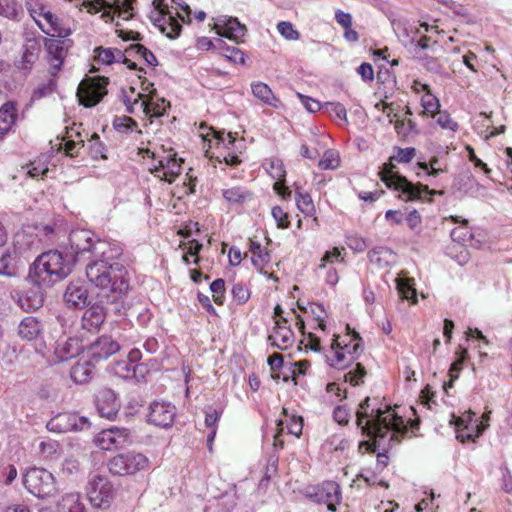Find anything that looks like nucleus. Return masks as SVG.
<instances>
[{
  "label": "nucleus",
  "instance_id": "1",
  "mask_svg": "<svg viewBox=\"0 0 512 512\" xmlns=\"http://www.w3.org/2000/svg\"><path fill=\"white\" fill-rule=\"evenodd\" d=\"M69 245L76 258L90 255L86 276L92 285L119 294L128 290L127 271L117 261L122 255L118 244L98 239L89 230L75 229L69 234Z\"/></svg>",
  "mask_w": 512,
  "mask_h": 512
},
{
  "label": "nucleus",
  "instance_id": "2",
  "mask_svg": "<svg viewBox=\"0 0 512 512\" xmlns=\"http://www.w3.org/2000/svg\"><path fill=\"white\" fill-rule=\"evenodd\" d=\"M370 398L366 397L359 405L356 412V424L362 434L373 439L370 445L372 452L385 450L384 440L389 436L387 447L398 445L403 436L408 432L402 417L397 416L390 409L372 408L369 411Z\"/></svg>",
  "mask_w": 512,
  "mask_h": 512
},
{
  "label": "nucleus",
  "instance_id": "3",
  "mask_svg": "<svg viewBox=\"0 0 512 512\" xmlns=\"http://www.w3.org/2000/svg\"><path fill=\"white\" fill-rule=\"evenodd\" d=\"M71 273V266L58 251L39 255L29 270V279L40 288L50 287Z\"/></svg>",
  "mask_w": 512,
  "mask_h": 512
},
{
  "label": "nucleus",
  "instance_id": "4",
  "mask_svg": "<svg viewBox=\"0 0 512 512\" xmlns=\"http://www.w3.org/2000/svg\"><path fill=\"white\" fill-rule=\"evenodd\" d=\"M394 164L390 161L383 165V169L380 172L381 180L389 188H394L401 191L405 196L406 200H424L428 198L431 200V196L436 194H443L442 191L430 190L427 185L413 184L408 181L405 177L394 172Z\"/></svg>",
  "mask_w": 512,
  "mask_h": 512
},
{
  "label": "nucleus",
  "instance_id": "5",
  "mask_svg": "<svg viewBox=\"0 0 512 512\" xmlns=\"http://www.w3.org/2000/svg\"><path fill=\"white\" fill-rule=\"evenodd\" d=\"M23 483L38 498L53 496L57 491L53 474L44 468L29 469L23 477Z\"/></svg>",
  "mask_w": 512,
  "mask_h": 512
},
{
  "label": "nucleus",
  "instance_id": "6",
  "mask_svg": "<svg viewBox=\"0 0 512 512\" xmlns=\"http://www.w3.org/2000/svg\"><path fill=\"white\" fill-rule=\"evenodd\" d=\"M149 459L136 452L126 454H117L108 461L109 472L117 476H126L135 474L138 471L149 467Z\"/></svg>",
  "mask_w": 512,
  "mask_h": 512
},
{
  "label": "nucleus",
  "instance_id": "7",
  "mask_svg": "<svg viewBox=\"0 0 512 512\" xmlns=\"http://www.w3.org/2000/svg\"><path fill=\"white\" fill-rule=\"evenodd\" d=\"M108 78L94 77L83 80L77 89L79 101L85 107L98 104L107 93Z\"/></svg>",
  "mask_w": 512,
  "mask_h": 512
},
{
  "label": "nucleus",
  "instance_id": "8",
  "mask_svg": "<svg viewBox=\"0 0 512 512\" xmlns=\"http://www.w3.org/2000/svg\"><path fill=\"white\" fill-rule=\"evenodd\" d=\"M87 496L94 507L105 508L110 505L114 497V489L107 478L93 475L88 482Z\"/></svg>",
  "mask_w": 512,
  "mask_h": 512
},
{
  "label": "nucleus",
  "instance_id": "9",
  "mask_svg": "<svg viewBox=\"0 0 512 512\" xmlns=\"http://www.w3.org/2000/svg\"><path fill=\"white\" fill-rule=\"evenodd\" d=\"M131 442L130 430L116 426L102 430L95 438V444L102 450L123 448Z\"/></svg>",
  "mask_w": 512,
  "mask_h": 512
},
{
  "label": "nucleus",
  "instance_id": "10",
  "mask_svg": "<svg viewBox=\"0 0 512 512\" xmlns=\"http://www.w3.org/2000/svg\"><path fill=\"white\" fill-rule=\"evenodd\" d=\"M71 45L70 40L65 38L50 37L44 41V47L47 52V59L51 67V75L55 76L61 69L64 59L67 56Z\"/></svg>",
  "mask_w": 512,
  "mask_h": 512
},
{
  "label": "nucleus",
  "instance_id": "11",
  "mask_svg": "<svg viewBox=\"0 0 512 512\" xmlns=\"http://www.w3.org/2000/svg\"><path fill=\"white\" fill-rule=\"evenodd\" d=\"M153 6L158 11L159 15L154 20V24L164 33L168 38L175 39L180 35L182 30L181 24L172 15L169 6L164 0H154Z\"/></svg>",
  "mask_w": 512,
  "mask_h": 512
},
{
  "label": "nucleus",
  "instance_id": "12",
  "mask_svg": "<svg viewBox=\"0 0 512 512\" xmlns=\"http://www.w3.org/2000/svg\"><path fill=\"white\" fill-rule=\"evenodd\" d=\"M351 340L349 343H345L344 346H341V343L338 341V337H336L332 343V349L335 350L334 359L330 360V365L338 368L344 369L348 366L345 360V353L347 352L351 359L357 358L359 353L362 351L361 347V337L356 331L351 332Z\"/></svg>",
  "mask_w": 512,
  "mask_h": 512
},
{
  "label": "nucleus",
  "instance_id": "13",
  "mask_svg": "<svg viewBox=\"0 0 512 512\" xmlns=\"http://www.w3.org/2000/svg\"><path fill=\"white\" fill-rule=\"evenodd\" d=\"M182 162L181 158L176 157L175 152H169L158 160V165L152 171L161 180L171 183L180 174Z\"/></svg>",
  "mask_w": 512,
  "mask_h": 512
},
{
  "label": "nucleus",
  "instance_id": "14",
  "mask_svg": "<svg viewBox=\"0 0 512 512\" xmlns=\"http://www.w3.org/2000/svg\"><path fill=\"white\" fill-rule=\"evenodd\" d=\"M176 415L175 406L169 402L155 401L150 405L148 420L155 426L168 428Z\"/></svg>",
  "mask_w": 512,
  "mask_h": 512
},
{
  "label": "nucleus",
  "instance_id": "15",
  "mask_svg": "<svg viewBox=\"0 0 512 512\" xmlns=\"http://www.w3.org/2000/svg\"><path fill=\"white\" fill-rule=\"evenodd\" d=\"M38 27L43 33L52 37L67 38L72 33L71 28L54 14L50 8L45 13L44 18H42V22L38 23Z\"/></svg>",
  "mask_w": 512,
  "mask_h": 512
},
{
  "label": "nucleus",
  "instance_id": "16",
  "mask_svg": "<svg viewBox=\"0 0 512 512\" xmlns=\"http://www.w3.org/2000/svg\"><path fill=\"white\" fill-rule=\"evenodd\" d=\"M96 406L101 417L113 419L120 408L116 394L109 388H102L96 395Z\"/></svg>",
  "mask_w": 512,
  "mask_h": 512
},
{
  "label": "nucleus",
  "instance_id": "17",
  "mask_svg": "<svg viewBox=\"0 0 512 512\" xmlns=\"http://www.w3.org/2000/svg\"><path fill=\"white\" fill-rule=\"evenodd\" d=\"M135 0H95L89 3L90 12H100L103 9H110L117 12L119 17L124 20L130 19L132 14V4Z\"/></svg>",
  "mask_w": 512,
  "mask_h": 512
},
{
  "label": "nucleus",
  "instance_id": "18",
  "mask_svg": "<svg viewBox=\"0 0 512 512\" xmlns=\"http://www.w3.org/2000/svg\"><path fill=\"white\" fill-rule=\"evenodd\" d=\"M120 350V345L110 336H101L89 347L90 358L96 362L105 360Z\"/></svg>",
  "mask_w": 512,
  "mask_h": 512
},
{
  "label": "nucleus",
  "instance_id": "19",
  "mask_svg": "<svg viewBox=\"0 0 512 512\" xmlns=\"http://www.w3.org/2000/svg\"><path fill=\"white\" fill-rule=\"evenodd\" d=\"M63 298L69 307L82 309L88 305V291L80 282H71Z\"/></svg>",
  "mask_w": 512,
  "mask_h": 512
},
{
  "label": "nucleus",
  "instance_id": "20",
  "mask_svg": "<svg viewBox=\"0 0 512 512\" xmlns=\"http://www.w3.org/2000/svg\"><path fill=\"white\" fill-rule=\"evenodd\" d=\"M270 344L278 349L285 350L293 344L294 333L289 326L282 325L280 320H275L272 334L268 336Z\"/></svg>",
  "mask_w": 512,
  "mask_h": 512
},
{
  "label": "nucleus",
  "instance_id": "21",
  "mask_svg": "<svg viewBox=\"0 0 512 512\" xmlns=\"http://www.w3.org/2000/svg\"><path fill=\"white\" fill-rule=\"evenodd\" d=\"M106 311L99 304L88 306L81 319L82 328L88 331L98 330L104 323Z\"/></svg>",
  "mask_w": 512,
  "mask_h": 512
},
{
  "label": "nucleus",
  "instance_id": "22",
  "mask_svg": "<svg viewBox=\"0 0 512 512\" xmlns=\"http://www.w3.org/2000/svg\"><path fill=\"white\" fill-rule=\"evenodd\" d=\"M216 33L222 37L238 42L246 33L245 25L241 24L237 18L230 17L223 24L214 25Z\"/></svg>",
  "mask_w": 512,
  "mask_h": 512
},
{
  "label": "nucleus",
  "instance_id": "23",
  "mask_svg": "<svg viewBox=\"0 0 512 512\" xmlns=\"http://www.w3.org/2000/svg\"><path fill=\"white\" fill-rule=\"evenodd\" d=\"M319 501L327 504L330 511H336V506L341 500V491L339 485L334 481H328L322 484L316 493Z\"/></svg>",
  "mask_w": 512,
  "mask_h": 512
},
{
  "label": "nucleus",
  "instance_id": "24",
  "mask_svg": "<svg viewBox=\"0 0 512 512\" xmlns=\"http://www.w3.org/2000/svg\"><path fill=\"white\" fill-rule=\"evenodd\" d=\"M81 344L76 338H67L65 340H58L54 354L59 362H64L76 357L80 350Z\"/></svg>",
  "mask_w": 512,
  "mask_h": 512
},
{
  "label": "nucleus",
  "instance_id": "25",
  "mask_svg": "<svg viewBox=\"0 0 512 512\" xmlns=\"http://www.w3.org/2000/svg\"><path fill=\"white\" fill-rule=\"evenodd\" d=\"M251 91L253 96L265 105L277 108L280 104L279 99L274 95L271 88L264 82H253L251 84Z\"/></svg>",
  "mask_w": 512,
  "mask_h": 512
},
{
  "label": "nucleus",
  "instance_id": "26",
  "mask_svg": "<svg viewBox=\"0 0 512 512\" xmlns=\"http://www.w3.org/2000/svg\"><path fill=\"white\" fill-rule=\"evenodd\" d=\"M16 111V104L12 101H8L0 107V138L7 134L15 124Z\"/></svg>",
  "mask_w": 512,
  "mask_h": 512
},
{
  "label": "nucleus",
  "instance_id": "27",
  "mask_svg": "<svg viewBox=\"0 0 512 512\" xmlns=\"http://www.w3.org/2000/svg\"><path fill=\"white\" fill-rule=\"evenodd\" d=\"M268 171L274 179L278 180L274 183V190L276 191V193L279 194L280 196H282L283 198H289L291 196V191L289 190L288 187L284 186L280 182L286 175V171L284 169V165H283L282 161H280V160L271 161L270 168Z\"/></svg>",
  "mask_w": 512,
  "mask_h": 512
},
{
  "label": "nucleus",
  "instance_id": "28",
  "mask_svg": "<svg viewBox=\"0 0 512 512\" xmlns=\"http://www.w3.org/2000/svg\"><path fill=\"white\" fill-rule=\"evenodd\" d=\"M134 104H139V109L150 118L161 117L165 112V100H161V104L158 102H150L144 99V95L141 93L137 94V99Z\"/></svg>",
  "mask_w": 512,
  "mask_h": 512
},
{
  "label": "nucleus",
  "instance_id": "29",
  "mask_svg": "<svg viewBox=\"0 0 512 512\" xmlns=\"http://www.w3.org/2000/svg\"><path fill=\"white\" fill-rule=\"evenodd\" d=\"M414 285L415 282L413 278H408L406 276H399L396 278V286L400 297L410 301L411 304L417 303V291Z\"/></svg>",
  "mask_w": 512,
  "mask_h": 512
},
{
  "label": "nucleus",
  "instance_id": "30",
  "mask_svg": "<svg viewBox=\"0 0 512 512\" xmlns=\"http://www.w3.org/2000/svg\"><path fill=\"white\" fill-rule=\"evenodd\" d=\"M75 413H60L47 423V429L52 432L65 433L72 431V418Z\"/></svg>",
  "mask_w": 512,
  "mask_h": 512
},
{
  "label": "nucleus",
  "instance_id": "31",
  "mask_svg": "<svg viewBox=\"0 0 512 512\" xmlns=\"http://www.w3.org/2000/svg\"><path fill=\"white\" fill-rule=\"evenodd\" d=\"M369 261L378 267H386L394 262L395 255L387 247H376L368 252Z\"/></svg>",
  "mask_w": 512,
  "mask_h": 512
},
{
  "label": "nucleus",
  "instance_id": "32",
  "mask_svg": "<svg viewBox=\"0 0 512 512\" xmlns=\"http://www.w3.org/2000/svg\"><path fill=\"white\" fill-rule=\"evenodd\" d=\"M18 331L21 338L31 341L39 335L41 325L36 318L26 317L19 324Z\"/></svg>",
  "mask_w": 512,
  "mask_h": 512
},
{
  "label": "nucleus",
  "instance_id": "33",
  "mask_svg": "<svg viewBox=\"0 0 512 512\" xmlns=\"http://www.w3.org/2000/svg\"><path fill=\"white\" fill-rule=\"evenodd\" d=\"M93 373L89 362H77L71 369V379L77 384H84L91 380Z\"/></svg>",
  "mask_w": 512,
  "mask_h": 512
},
{
  "label": "nucleus",
  "instance_id": "34",
  "mask_svg": "<svg viewBox=\"0 0 512 512\" xmlns=\"http://www.w3.org/2000/svg\"><path fill=\"white\" fill-rule=\"evenodd\" d=\"M60 512H84V505L78 493H68L58 503Z\"/></svg>",
  "mask_w": 512,
  "mask_h": 512
},
{
  "label": "nucleus",
  "instance_id": "35",
  "mask_svg": "<svg viewBox=\"0 0 512 512\" xmlns=\"http://www.w3.org/2000/svg\"><path fill=\"white\" fill-rule=\"evenodd\" d=\"M142 365H132L127 359L117 361L111 367V371L118 377L128 379L136 377L137 370H142Z\"/></svg>",
  "mask_w": 512,
  "mask_h": 512
},
{
  "label": "nucleus",
  "instance_id": "36",
  "mask_svg": "<svg viewBox=\"0 0 512 512\" xmlns=\"http://www.w3.org/2000/svg\"><path fill=\"white\" fill-rule=\"evenodd\" d=\"M223 197L232 205L243 204L251 199V193L242 187H231L223 190Z\"/></svg>",
  "mask_w": 512,
  "mask_h": 512
},
{
  "label": "nucleus",
  "instance_id": "37",
  "mask_svg": "<svg viewBox=\"0 0 512 512\" xmlns=\"http://www.w3.org/2000/svg\"><path fill=\"white\" fill-rule=\"evenodd\" d=\"M249 251L251 253L252 264L259 271H262L269 261V254L262 249L259 243L252 240L250 241Z\"/></svg>",
  "mask_w": 512,
  "mask_h": 512
},
{
  "label": "nucleus",
  "instance_id": "38",
  "mask_svg": "<svg viewBox=\"0 0 512 512\" xmlns=\"http://www.w3.org/2000/svg\"><path fill=\"white\" fill-rule=\"evenodd\" d=\"M340 162L339 153L336 150L328 149L319 160L318 166L321 170H335L340 166Z\"/></svg>",
  "mask_w": 512,
  "mask_h": 512
},
{
  "label": "nucleus",
  "instance_id": "39",
  "mask_svg": "<svg viewBox=\"0 0 512 512\" xmlns=\"http://www.w3.org/2000/svg\"><path fill=\"white\" fill-rule=\"evenodd\" d=\"M25 5L37 25L42 22V18H44L45 13L49 9V7L40 0H26Z\"/></svg>",
  "mask_w": 512,
  "mask_h": 512
},
{
  "label": "nucleus",
  "instance_id": "40",
  "mask_svg": "<svg viewBox=\"0 0 512 512\" xmlns=\"http://www.w3.org/2000/svg\"><path fill=\"white\" fill-rule=\"evenodd\" d=\"M295 201L298 209L303 214L311 215L315 211L311 196L308 193H304L300 187L296 188Z\"/></svg>",
  "mask_w": 512,
  "mask_h": 512
},
{
  "label": "nucleus",
  "instance_id": "41",
  "mask_svg": "<svg viewBox=\"0 0 512 512\" xmlns=\"http://www.w3.org/2000/svg\"><path fill=\"white\" fill-rule=\"evenodd\" d=\"M451 219L455 223H461L464 227L455 228L451 231V237L454 241L464 243L467 239L471 238L472 234L467 229L468 220L460 216H451Z\"/></svg>",
  "mask_w": 512,
  "mask_h": 512
},
{
  "label": "nucleus",
  "instance_id": "42",
  "mask_svg": "<svg viewBox=\"0 0 512 512\" xmlns=\"http://www.w3.org/2000/svg\"><path fill=\"white\" fill-rule=\"evenodd\" d=\"M366 369L361 363H356L347 373L344 374V381L349 382L353 386L364 383Z\"/></svg>",
  "mask_w": 512,
  "mask_h": 512
},
{
  "label": "nucleus",
  "instance_id": "43",
  "mask_svg": "<svg viewBox=\"0 0 512 512\" xmlns=\"http://www.w3.org/2000/svg\"><path fill=\"white\" fill-rule=\"evenodd\" d=\"M39 453L46 459H51L58 454L59 443L52 439L43 440L38 446Z\"/></svg>",
  "mask_w": 512,
  "mask_h": 512
},
{
  "label": "nucleus",
  "instance_id": "44",
  "mask_svg": "<svg viewBox=\"0 0 512 512\" xmlns=\"http://www.w3.org/2000/svg\"><path fill=\"white\" fill-rule=\"evenodd\" d=\"M277 30L285 39L293 41L298 40L300 33L294 28L293 24L288 21H281L277 24Z\"/></svg>",
  "mask_w": 512,
  "mask_h": 512
},
{
  "label": "nucleus",
  "instance_id": "45",
  "mask_svg": "<svg viewBox=\"0 0 512 512\" xmlns=\"http://www.w3.org/2000/svg\"><path fill=\"white\" fill-rule=\"evenodd\" d=\"M464 422H465L464 418H458L457 421H456V426L458 428V430H457V438L461 442H466V441H469V440H474L480 434V430L478 429V425H476L477 431L475 433H472L469 430L468 425H465L462 429H460V426H462L464 424Z\"/></svg>",
  "mask_w": 512,
  "mask_h": 512
},
{
  "label": "nucleus",
  "instance_id": "46",
  "mask_svg": "<svg viewBox=\"0 0 512 512\" xmlns=\"http://www.w3.org/2000/svg\"><path fill=\"white\" fill-rule=\"evenodd\" d=\"M220 49L223 50V56L226 59H228L230 62H233L236 64H244V62H245L244 53L240 49H238L236 47H228V46H226L225 43L222 46V48H220Z\"/></svg>",
  "mask_w": 512,
  "mask_h": 512
},
{
  "label": "nucleus",
  "instance_id": "47",
  "mask_svg": "<svg viewBox=\"0 0 512 512\" xmlns=\"http://www.w3.org/2000/svg\"><path fill=\"white\" fill-rule=\"evenodd\" d=\"M53 81L50 80L47 83L40 84L32 93L30 98V103L28 106H31L35 101H38L44 97H47L53 92Z\"/></svg>",
  "mask_w": 512,
  "mask_h": 512
},
{
  "label": "nucleus",
  "instance_id": "48",
  "mask_svg": "<svg viewBox=\"0 0 512 512\" xmlns=\"http://www.w3.org/2000/svg\"><path fill=\"white\" fill-rule=\"evenodd\" d=\"M422 106L424 108L425 113L434 116L436 112H438L440 103L439 100L432 94L427 93L422 98Z\"/></svg>",
  "mask_w": 512,
  "mask_h": 512
},
{
  "label": "nucleus",
  "instance_id": "49",
  "mask_svg": "<svg viewBox=\"0 0 512 512\" xmlns=\"http://www.w3.org/2000/svg\"><path fill=\"white\" fill-rule=\"evenodd\" d=\"M210 290L213 293V299L218 304L221 305L223 303L224 292H225V282L223 279H216L210 285Z\"/></svg>",
  "mask_w": 512,
  "mask_h": 512
},
{
  "label": "nucleus",
  "instance_id": "50",
  "mask_svg": "<svg viewBox=\"0 0 512 512\" xmlns=\"http://www.w3.org/2000/svg\"><path fill=\"white\" fill-rule=\"evenodd\" d=\"M323 108L329 112L334 113L339 119L347 122V110L340 102H326Z\"/></svg>",
  "mask_w": 512,
  "mask_h": 512
},
{
  "label": "nucleus",
  "instance_id": "51",
  "mask_svg": "<svg viewBox=\"0 0 512 512\" xmlns=\"http://www.w3.org/2000/svg\"><path fill=\"white\" fill-rule=\"evenodd\" d=\"M137 126L135 120L128 116L116 117L113 121V127L118 131H130Z\"/></svg>",
  "mask_w": 512,
  "mask_h": 512
},
{
  "label": "nucleus",
  "instance_id": "52",
  "mask_svg": "<svg viewBox=\"0 0 512 512\" xmlns=\"http://www.w3.org/2000/svg\"><path fill=\"white\" fill-rule=\"evenodd\" d=\"M438 163H439L438 158L433 157L430 160L429 164L420 162V163H418V165L422 170L426 171L428 173V175L437 177L440 173H443L446 171V168L438 167Z\"/></svg>",
  "mask_w": 512,
  "mask_h": 512
},
{
  "label": "nucleus",
  "instance_id": "53",
  "mask_svg": "<svg viewBox=\"0 0 512 512\" xmlns=\"http://www.w3.org/2000/svg\"><path fill=\"white\" fill-rule=\"evenodd\" d=\"M224 45V41L222 39H217L215 42L207 37H199L196 42V47L199 50L208 51L211 49H219Z\"/></svg>",
  "mask_w": 512,
  "mask_h": 512
},
{
  "label": "nucleus",
  "instance_id": "54",
  "mask_svg": "<svg viewBox=\"0 0 512 512\" xmlns=\"http://www.w3.org/2000/svg\"><path fill=\"white\" fill-rule=\"evenodd\" d=\"M95 53L97 61L102 64L109 65L115 60V53L111 48L97 47Z\"/></svg>",
  "mask_w": 512,
  "mask_h": 512
},
{
  "label": "nucleus",
  "instance_id": "55",
  "mask_svg": "<svg viewBox=\"0 0 512 512\" xmlns=\"http://www.w3.org/2000/svg\"><path fill=\"white\" fill-rule=\"evenodd\" d=\"M232 295L235 301L239 304H244L250 298V292L247 287L244 285L237 283L232 288Z\"/></svg>",
  "mask_w": 512,
  "mask_h": 512
},
{
  "label": "nucleus",
  "instance_id": "56",
  "mask_svg": "<svg viewBox=\"0 0 512 512\" xmlns=\"http://www.w3.org/2000/svg\"><path fill=\"white\" fill-rule=\"evenodd\" d=\"M0 15L14 18L17 15V3L15 0H0Z\"/></svg>",
  "mask_w": 512,
  "mask_h": 512
},
{
  "label": "nucleus",
  "instance_id": "57",
  "mask_svg": "<svg viewBox=\"0 0 512 512\" xmlns=\"http://www.w3.org/2000/svg\"><path fill=\"white\" fill-rule=\"evenodd\" d=\"M14 274L13 258L9 253H5L0 257V275L12 276Z\"/></svg>",
  "mask_w": 512,
  "mask_h": 512
},
{
  "label": "nucleus",
  "instance_id": "58",
  "mask_svg": "<svg viewBox=\"0 0 512 512\" xmlns=\"http://www.w3.org/2000/svg\"><path fill=\"white\" fill-rule=\"evenodd\" d=\"M416 155V150L413 147L398 148L394 158L400 163H409Z\"/></svg>",
  "mask_w": 512,
  "mask_h": 512
},
{
  "label": "nucleus",
  "instance_id": "59",
  "mask_svg": "<svg viewBox=\"0 0 512 512\" xmlns=\"http://www.w3.org/2000/svg\"><path fill=\"white\" fill-rule=\"evenodd\" d=\"M436 122L444 129L455 131L458 128V124L446 112H438Z\"/></svg>",
  "mask_w": 512,
  "mask_h": 512
},
{
  "label": "nucleus",
  "instance_id": "60",
  "mask_svg": "<svg viewBox=\"0 0 512 512\" xmlns=\"http://www.w3.org/2000/svg\"><path fill=\"white\" fill-rule=\"evenodd\" d=\"M271 213L274 220L277 222L278 227L287 228L289 226V221L287 220L288 215L281 207H273Z\"/></svg>",
  "mask_w": 512,
  "mask_h": 512
},
{
  "label": "nucleus",
  "instance_id": "61",
  "mask_svg": "<svg viewBox=\"0 0 512 512\" xmlns=\"http://www.w3.org/2000/svg\"><path fill=\"white\" fill-rule=\"evenodd\" d=\"M394 127L398 135L406 136L414 129L415 124L411 120L405 122V120L402 119L396 120Z\"/></svg>",
  "mask_w": 512,
  "mask_h": 512
},
{
  "label": "nucleus",
  "instance_id": "62",
  "mask_svg": "<svg viewBox=\"0 0 512 512\" xmlns=\"http://www.w3.org/2000/svg\"><path fill=\"white\" fill-rule=\"evenodd\" d=\"M298 97L299 99L301 100V103L303 104V106L310 112V113H314V112H317L321 109V105L320 103L311 98V97H308V96H304L300 93H298Z\"/></svg>",
  "mask_w": 512,
  "mask_h": 512
},
{
  "label": "nucleus",
  "instance_id": "63",
  "mask_svg": "<svg viewBox=\"0 0 512 512\" xmlns=\"http://www.w3.org/2000/svg\"><path fill=\"white\" fill-rule=\"evenodd\" d=\"M83 140H79V141H73V140H68L64 143V152L66 155L70 156V157H75L78 155V152H79V149L81 147H83Z\"/></svg>",
  "mask_w": 512,
  "mask_h": 512
},
{
  "label": "nucleus",
  "instance_id": "64",
  "mask_svg": "<svg viewBox=\"0 0 512 512\" xmlns=\"http://www.w3.org/2000/svg\"><path fill=\"white\" fill-rule=\"evenodd\" d=\"M357 72L366 82H372L374 80V70L372 65L369 63H362L358 67Z\"/></svg>",
  "mask_w": 512,
  "mask_h": 512
}]
</instances>
